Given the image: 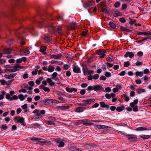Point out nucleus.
<instances>
[{
    "label": "nucleus",
    "instance_id": "nucleus-39",
    "mask_svg": "<svg viewBox=\"0 0 151 151\" xmlns=\"http://www.w3.org/2000/svg\"><path fill=\"white\" fill-rule=\"evenodd\" d=\"M50 39L49 37H45L44 38V41L45 42H49Z\"/></svg>",
    "mask_w": 151,
    "mask_h": 151
},
{
    "label": "nucleus",
    "instance_id": "nucleus-16",
    "mask_svg": "<svg viewBox=\"0 0 151 151\" xmlns=\"http://www.w3.org/2000/svg\"><path fill=\"white\" fill-rule=\"evenodd\" d=\"M62 56V55L61 54H59L57 55H52L50 56V57L51 58L54 59H58L60 58Z\"/></svg>",
    "mask_w": 151,
    "mask_h": 151
},
{
    "label": "nucleus",
    "instance_id": "nucleus-31",
    "mask_svg": "<svg viewBox=\"0 0 151 151\" xmlns=\"http://www.w3.org/2000/svg\"><path fill=\"white\" fill-rule=\"evenodd\" d=\"M143 74L142 72L137 71L136 73V75L137 76L142 77L143 76Z\"/></svg>",
    "mask_w": 151,
    "mask_h": 151
},
{
    "label": "nucleus",
    "instance_id": "nucleus-26",
    "mask_svg": "<svg viewBox=\"0 0 151 151\" xmlns=\"http://www.w3.org/2000/svg\"><path fill=\"white\" fill-rule=\"evenodd\" d=\"M139 137L145 139H147L150 137V136L149 135L141 134L139 135Z\"/></svg>",
    "mask_w": 151,
    "mask_h": 151
},
{
    "label": "nucleus",
    "instance_id": "nucleus-47",
    "mask_svg": "<svg viewBox=\"0 0 151 151\" xmlns=\"http://www.w3.org/2000/svg\"><path fill=\"white\" fill-rule=\"evenodd\" d=\"M48 118L50 120H51V121H52L54 122V121H55V120H56L55 118V117H53V116H50L48 117Z\"/></svg>",
    "mask_w": 151,
    "mask_h": 151
},
{
    "label": "nucleus",
    "instance_id": "nucleus-25",
    "mask_svg": "<svg viewBox=\"0 0 151 151\" xmlns=\"http://www.w3.org/2000/svg\"><path fill=\"white\" fill-rule=\"evenodd\" d=\"M12 52V50L11 49L9 48H7L6 49H4L3 50L4 53L6 54H9L11 53Z\"/></svg>",
    "mask_w": 151,
    "mask_h": 151
},
{
    "label": "nucleus",
    "instance_id": "nucleus-20",
    "mask_svg": "<svg viewBox=\"0 0 151 151\" xmlns=\"http://www.w3.org/2000/svg\"><path fill=\"white\" fill-rule=\"evenodd\" d=\"M81 121H82V122L83 125H87V124L92 125V123H91L88 120H86V119L82 120Z\"/></svg>",
    "mask_w": 151,
    "mask_h": 151
},
{
    "label": "nucleus",
    "instance_id": "nucleus-45",
    "mask_svg": "<svg viewBox=\"0 0 151 151\" xmlns=\"http://www.w3.org/2000/svg\"><path fill=\"white\" fill-rule=\"evenodd\" d=\"M82 70L84 75H85L87 74L88 72L87 68L86 69H83Z\"/></svg>",
    "mask_w": 151,
    "mask_h": 151
},
{
    "label": "nucleus",
    "instance_id": "nucleus-3",
    "mask_svg": "<svg viewBox=\"0 0 151 151\" xmlns=\"http://www.w3.org/2000/svg\"><path fill=\"white\" fill-rule=\"evenodd\" d=\"M96 54L100 55L99 58L101 59L104 58L106 55V51L104 49H100L96 50Z\"/></svg>",
    "mask_w": 151,
    "mask_h": 151
},
{
    "label": "nucleus",
    "instance_id": "nucleus-37",
    "mask_svg": "<svg viewBox=\"0 0 151 151\" xmlns=\"http://www.w3.org/2000/svg\"><path fill=\"white\" fill-rule=\"evenodd\" d=\"M58 75V74L57 72H55L53 73L52 75V79H54Z\"/></svg>",
    "mask_w": 151,
    "mask_h": 151
},
{
    "label": "nucleus",
    "instance_id": "nucleus-59",
    "mask_svg": "<svg viewBox=\"0 0 151 151\" xmlns=\"http://www.w3.org/2000/svg\"><path fill=\"white\" fill-rule=\"evenodd\" d=\"M66 90L69 92V93H71L72 92V89L71 88H70L68 87H66L65 88Z\"/></svg>",
    "mask_w": 151,
    "mask_h": 151
},
{
    "label": "nucleus",
    "instance_id": "nucleus-44",
    "mask_svg": "<svg viewBox=\"0 0 151 151\" xmlns=\"http://www.w3.org/2000/svg\"><path fill=\"white\" fill-rule=\"evenodd\" d=\"M123 96L124 98L125 99L126 101H129V97L127 96V95L126 94H123Z\"/></svg>",
    "mask_w": 151,
    "mask_h": 151
},
{
    "label": "nucleus",
    "instance_id": "nucleus-30",
    "mask_svg": "<svg viewBox=\"0 0 151 151\" xmlns=\"http://www.w3.org/2000/svg\"><path fill=\"white\" fill-rule=\"evenodd\" d=\"M136 129L137 131H143L147 130V129H146L145 127H140L137 128Z\"/></svg>",
    "mask_w": 151,
    "mask_h": 151
},
{
    "label": "nucleus",
    "instance_id": "nucleus-8",
    "mask_svg": "<svg viewBox=\"0 0 151 151\" xmlns=\"http://www.w3.org/2000/svg\"><path fill=\"white\" fill-rule=\"evenodd\" d=\"M6 99L10 101H12L14 100H16L18 99V96L16 95H14L12 97H11L9 93H7L6 95Z\"/></svg>",
    "mask_w": 151,
    "mask_h": 151
},
{
    "label": "nucleus",
    "instance_id": "nucleus-41",
    "mask_svg": "<svg viewBox=\"0 0 151 151\" xmlns=\"http://www.w3.org/2000/svg\"><path fill=\"white\" fill-rule=\"evenodd\" d=\"M151 35V32L147 31V32H143V35Z\"/></svg>",
    "mask_w": 151,
    "mask_h": 151
},
{
    "label": "nucleus",
    "instance_id": "nucleus-17",
    "mask_svg": "<svg viewBox=\"0 0 151 151\" xmlns=\"http://www.w3.org/2000/svg\"><path fill=\"white\" fill-rule=\"evenodd\" d=\"M54 31L58 32L59 34L61 33V28L59 26H56L53 28Z\"/></svg>",
    "mask_w": 151,
    "mask_h": 151
},
{
    "label": "nucleus",
    "instance_id": "nucleus-4",
    "mask_svg": "<svg viewBox=\"0 0 151 151\" xmlns=\"http://www.w3.org/2000/svg\"><path fill=\"white\" fill-rule=\"evenodd\" d=\"M47 22L45 21L43 22V21H41L39 22V25L40 28H42L44 27H53L52 26L50 23H47Z\"/></svg>",
    "mask_w": 151,
    "mask_h": 151
},
{
    "label": "nucleus",
    "instance_id": "nucleus-60",
    "mask_svg": "<svg viewBox=\"0 0 151 151\" xmlns=\"http://www.w3.org/2000/svg\"><path fill=\"white\" fill-rule=\"evenodd\" d=\"M70 150L71 151H76V148L74 147H72L70 148Z\"/></svg>",
    "mask_w": 151,
    "mask_h": 151
},
{
    "label": "nucleus",
    "instance_id": "nucleus-22",
    "mask_svg": "<svg viewBox=\"0 0 151 151\" xmlns=\"http://www.w3.org/2000/svg\"><path fill=\"white\" fill-rule=\"evenodd\" d=\"M45 123L49 125H55V123L54 121H52L50 120H45Z\"/></svg>",
    "mask_w": 151,
    "mask_h": 151
},
{
    "label": "nucleus",
    "instance_id": "nucleus-29",
    "mask_svg": "<svg viewBox=\"0 0 151 151\" xmlns=\"http://www.w3.org/2000/svg\"><path fill=\"white\" fill-rule=\"evenodd\" d=\"M145 91V90L143 88H138L137 90V92L138 93H141Z\"/></svg>",
    "mask_w": 151,
    "mask_h": 151
},
{
    "label": "nucleus",
    "instance_id": "nucleus-42",
    "mask_svg": "<svg viewBox=\"0 0 151 151\" xmlns=\"http://www.w3.org/2000/svg\"><path fill=\"white\" fill-rule=\"evenodd\" d=\"M99 75L97 74L94 75L93 76V78L94 80L98 79L99 77Z\"/></svg>",
    "mask_w": 151,
    "mask_h": 151
},
{
    "label": "nucleus",
    "instance_id": "nucleus-61",
    "mask_svg": "<svg viewBox=\"0 0 151 151\" xmlns=\"http://www.w3.org/2000/svg\"><path fill=\"white\" fill-rule=\"evenodd\" d=\"M127 5L125 4H123L122 5V10H124L126 9L127 8Z\"/></svg>",
    "mask_w": 151,
    "mask_h": 151
},
{
    "label": "nucleus",
    "instance_id": "nucleus-19",
    "mask_svg": "<svg viewBox=\"0 0 151 151\" xmlns=\"http://www.w3.org/2000/svg\"><path fill=\"white\" fill-rule=\"evenodd\" d=\"M100 105L101 106L102 108H106L108 109L109 107V106L107 104H106L104 102H100Z\"/></svg>",
    "mask_w": 151,
    "mask_h": 151
},
{
    "label": "nucleus",
    "instance_id": "nucleus-48",
    "mask_svg": "<svg viewBox=\"0 0 151 151\" xmlns=\"http://www.w3.org/2000/svg\"><path fill=\"white\" fill-rule=\"evenodd\" d=\"M31 140H34L35 141H39L41 140V139L37 137H34L31 138Z\"/></svg>",
    "mask_w": 151,
    "mask_h": 151
},
{
    "label": "nucleus",
    "instance_id": "nucleus-15",
    "mask_svg": "<svg viewBox=\"0 0 151 151\" xmlns=\"http://www.w3.org/2000/svg\"><path fill=\"white\" fill-rule=\"evenodd\" d=\"M16 75V73H12L9 75L5 74L4 76V77L6 78L12 79L14 78Z\"/></svg>",
    "mask_w": 151,
    "mask_h": 151
},
{
    "label": "nucleus",
    "instance_id": "nucleus-52",
    "mask_svg": "<svg viewBox=\"0 0 151 151\" xmlns=\"http://www.w3.org/2000/svg\"><path fill=\"white\" fill-rule=\"evenodd\" d=\"M28 77V74H27V73H25L23 75V78L24 79H26Z\"/></svg>",
    "mask_w": 151,
    "mask_h": 151
},
{
    "label": "nucleus",
    "instance_id": "nucleus-33",
    "mask_svg": "<svg viewBox=\"0 0 151 151\" xmlns=\"http://www.w3.org/2000/svg\"><path fill=\"white\" fill-rule=\"evenodd\" d=\"M109 24L110 27L114 29L116 27V25L112 22H110Z\"/></svg>",
    "mask_w": 151,
    "mask_h": 151
},
{
    "label": "nucleus",
    "instance_id": "nucleus-10",
    "mask_svg": "<svg viewBox=\"0 0 151 151\" xmlns=\"http://www.w3.org/2000/svg\"><path fill=\"white\" fill-rule=\"evenodd\" d=\"M73 72L75 73H81V69L77 66L73 65Z\"/></svg>",
    "mask_w": 151,
    "mask_h": 151
},
{
    "label": "nucleus",
    "instance_id": "nucleus-32",
    "mask_svg": "<svg viewBox=\"0 0 151 151\" xmlns=\"http://www.w3.org/2000/svg\"><path fill=\"white\" fill-rule=\"evenodd\" d=\"M129 19L130 20L129 23L131 25H132L137 22V21L135 19H133L130 18H129Z\"/></svg>",
    "mask_w": 151,
    "mask_h": 151
},
{
    "label": "nucleus",
    "instance_id": "nucleus-7",
    "mask_svg": "<svg viewBox=\"0 0 151 151\" xmlns=\"http://www.w3.org/2000/svg\"><path fill=\"white\" fill-rule=\"evenodd\" d=\"M95 99H90L83 100L82 102L83 103L84 106L89 105L91 104L94 101Z\"/></svg>",
    "mask_w": 151,
    "mask_h": 151
},
{
    "label": "nucleus",
    "instance_id": "nucleus-40",
    "mask_svg": "<svg viewBox=\"0 0 151 151\" xmlns=\"http://www.w3.org/2000/svg\"><path fill=\"white\" fill-rule=\"evenodd\" d=\"M64 142L62 141H61L60 143L58 145V146L59 147H64Z\"/></svg>",
    "mask_w": 151,
    "mask_h": 151
},
{
    "label": "nucleus",
    "instance_id": "nucleus-62",
    "mask_svg": "<svg viewBox=\"0 0 151 151\" xmlns=\"http://www.w3.org/2000/svg\"><path fill=\"white\" fill-rule=\"evenodd\" d=\"M143 53L142 51H139L137 53V55L139 57H141L143 55Z\"/></svg>",
    "mask_w": 151,
    "mask_h": 151
},
{
    "label": "nucleus",
    "instance_id": "nucleus-14",
    "mask_svg": "<svg viewBox=\"0 0 151 151\" xmlns=\"http://www.w3.org/2000/svg\"><path fill=\"white\" fill-rule=\"evenodd\" d=\"M102 87L100 85H97L93 86V90L95 91H98L102 89Z\"/></svg>",
    "mask_w": 151,
    "mask_h": 151
},
{
    "label": "nucleus",
    "instance_id": "nucleus-18",
    "mask_svg": "<svg viewBox=\"0 0 151 151\" xmlns=\"http://www.w3.org/2000/svg\"><path fill=\"white\" fill-rule=\"evenodd\" d=\"M85 109L83 107H78L76 108L75 111L77 112H82Z\"/></svg>",
    "mask_w": 151,
    "mask_h": 151
},
{
    "label": "nucleus",
    "instance_id": "nucleus-50",
    "mask_svg": "<svg viewBox=\"0 0 151 151\" xmlns=\"http://www.w3.org/2000/svg\"><path fill=\"white\" fill-rule=\"evenodd\" d=\"M105 75L107 77H109L111 76V74L109 72H106L105 73Z\"/></svg>",
    "mask_w": 151,
    "mask_h": 151
},
{
    "label": "nucleus",
    "instance_id": "nucleus-43",
    "mask_svg": "<svg viewBox=\"0 0 151 151\" xmlns=\"http://www.w3.org/2000/svg\"><path fill=\"white\" fill-rule=\"evenodd\" d=\"M87 31H83L81 33V35L83 36H85L87 34Z\"/></svg>",
    "mask_w": 151,
    "mask_h": 151
},
{
    "label": "nucleus",
    "instance_id": "nucleus-27",
    "mask_svg": "<svg viewBox=\"0 0 151 151\" xmlns=\"http://www.w3.org/2000/svg\"><path fill=\"white\" fill-rule=\"evenodd\" d=\"M138 102V100L137 99H135L133 102L130 103V106L132 107H133L135 106V104H137Z\"/></svg>",
    "mask_w": 151,
    "mask_h": 151
},
{
    "label": "nucleus",
    "instance_id": "nucleus-56",
    "mask_svg": "<svg viewBox=\"0 0 151 151\" xmlns=\"http://www.w3.org/2000/svg\"><path fill=\"white\" fill-rule=\"evenodd\" d=\"M133 110L134 111H138V107H137V105H135V106H134V107H133Z\"/></svg>",
    "mask_w": 151,
    "mask_h": 151
},
{
    "label": "nucleus",
    "instance_id": "nucleus-24",
    "mask_svg": "<svg viewBox=\"0 0 151 151\" xmlns=\"http://www.w3.org/2000/svg\"><path fill=\"white\" fill-rule=\"evenodd\" d=\"M54 67L51 65H49L48 67V71L49 72H52L54 70Z\"/></svg>",
    "mask_w": 151,
    "mask_h": 151
},
{
    "label": "nucleus",
    "instance_id": "nucleus-55",
    "mask_svg": "<svg viewBox=\"0 0 151 151\" xmlns=\"http://www.w3.org/2000/svg\"><path fill=\"white\" fill-rule=\"evenodd\" d=\"M0 82H1V84L2 85H5V84H6V81L4 79L1 80H0Z\"/></svg>",
    "mask_w": 151,
    "mask_h": 151
},
{
    "label": "nucleus",
    "instance_id": "nucleus-53",
    "mask_svg": "<svg viewBox=\"0 0 151 151\" xmlns=\"http://www.w3.org/2000/svg\"><path fill=\"white\" fill-rule=\"evenodd\" d=\"M116 88L118 90H121L122 88L121 85H117L116 86Z\"/></svg>",
    "mask_w": 151,
    "mask_h": 151
},
{
    "label": "nucleus",
    "instance_id": "nucleus-13",
    "mask_svg": "<svg viewBox=\"0 0 151 151\" xmlns=\"http://www.w3.org/2000/svg\"><path fill=\"white\" fill-rule=\"evenodd\" d=\"M134 56V54L132 52H130L129 51L127 52L126 54L124 55V57L125 58L129 57L130 58H132Z\"/></svg>",
    "mask_w": 151,
    "mask_h": 151
},
{
    "label": "nucleus",
    "instance_id": "nucleus-11",
    "mask_svg": "<svg viewBox=\"0 0 151 151\" xmlns=\"http://www.w3.org/2000/svg\"><path fill=\"white\" fill-rule=\"evenodd\" d=\"M76 26V23H73L70 26L68 27L67 29L69 31H71L72 29H74Z\"/></svg>",
    "mask_w": 151,
    "mask_h": 151
},
{
    "label": "nucleus",
    "instance_id": "nucleus-46",
    "mask_svg": "<svg viewBox=\"0 0 151 151\" xmlns=\"http://www.w3.org/2000/svg\"><path fill=\"white\" fill-rule=\"evenodd\" d=\"M121 15V13L120 12H119L118 11H115V13L114 14V16L115 17H116L117 16H119Z\"/></svg>",
    "mask_w": 151,
    "mask_h": 151
},
{
    "label": "nucleus",
    "instance_id": "nucleus-58",
    "mask_svg": "<svg viewBox=\"0 0 151 151\" xmlns=\"http://www.w3.org/2000/svg\"><path fill=\"white\" fill-rule=\"evenodd\" d=\"M8 127L7 126L4 125H1V128L4 130H5L7 129Z\"/></svg>",
    "mask_w": 151,
    "mask_h": 151
},
{
    "label": "nucleus",
    "instance_id": "nucleus-38",
    "mask_svg": "<svg viewBox=\"0 0 151 151\" xmlns=\"http://www.w3.org/2000/svg\"><path fill=\"white\" fill-rule=\"evenodd\" d=\"M120 3L119 1L116 2L114 4V6L115 7L117 8L120 6Z\"/></svg>",
    "mask_w": 151,
    "mask_h": 151
},
{
    "label": "nucleus",
    "instance_id": "nucleus-6",
    "mask_svg": "<svg viewBox=\"0 0 151 151\" xmlns=\"http://www.w3.org/2000/svg\"><path fill=\"white\" fill-rule=\"evenodd\" d=\"M42 102L45 103V104H46V103H47V104H51L52 103H53L58 104L60 102L58 100L52 99H46L44 100H43Z\"/></svg>",
    "mask_w": 151,
    "mask_h": 151
},
{
    "label": "nucleus",
    "instance_id": "nucleus-2",
    "mask_svg": "<svg viewBox=\"0 0 151 151\" xmlns=\"http://www.w3.org/2000/svg\"><path fill=\"white\" fill-rule=\"evenodd\" d=\"M23 68V66H21L17 64L12 67L11 69H7V70L11 72H15L19 70V69H22Z\"/></svg>",
    "mask_w": 151,
    "mask_h": 151
},
{
    "label": "nucleus",
    "instance_id": "nucleus-51",
    "mask_svg": "<svg viewBox=\"0 0 151 151\" xmlns=\"http://www.w3.org/2000/svg\"><path fill=\"white\" fill-rule=\"evenodd\" d=\"M38 72V70L37 69H35L34 71H32V74L33 75H36L37 74V73Z\"/></svg>",
    "mask_w": 151,
    "mask_h": 151
},
{
    "label": "nucleus",
    "instance_id": "nucleus-35",
    "mask_svg": "<svg viewBox=\"0 0 151 151\" xmlns=\"http://www.w3.org/2000/svg\"><path fill=\"white\" fill-rule=\"evenodd\" d=\"M18 97L20 100L21 101L24 100L25 99L24 96L22 94H19L18 96Z\"/></svg>",
    "mask_w": 151,
    "mask_h": 151
},
{
    "label": "nucleus",
    "instance_id": "nucleus-9",
    "mask_svg": "<svg viewBox=\"0 0 151 151\" xmlns=\"http://www.w3.org/2000/svg\"><path fill=\"white\" fill-rule=\"evenodd\" d=\"M127 136L128 139L131 141H135L137 139L136 135L134 134H128Z\"/></svg>",
    "mask_w": 151,
    "mask_h": 151
},
{
    "label": "nucleus",
    "instance_id": "nucleus-28",
    "mask_svg": "<svg viewBox=\"0 0 151 151\" xmlns=\"http://www.w3.org/2000/svg\"><path fill=\"white\" fill-rule=\"evenodd\" d=\"M120 29L123 31H126L127 32H129L131 31V30H130L129 29L124 27H120Z\"/></svg>",
    "mask_w": 151,
    "mask_h": 151
},
{
    "label": "nucleus",
    "instance_id": "nucleus-54",
    "mask_svg": "<svg viewBox=\"0 0 151 151\" xmlns=\"http://www.w3.org/2000/svg\"><path fill=\"white\" fill-rule=\"evenodd\" d=\"M30 53L29 50L27 49L24 52V53L25 55H28Z\"/></svg>",
    "mask_w": 151,
    "mask_h": 151
},
{
    "label": "nucleus",
    "instance_id": "nucleus-63",
    "mask_svg": "<svg viewBox=\"0 0 151 151\" xmlns=\"http://www.w3.org/2000/svg\"><path fill=\"white\" fill-rule=\"evenodd\" d=\"M40 99V96H37L34 97L35 100L36 101L39 100Z\"/></svg>",
    "mask_w": 151,
    "mask_h": 151
},
{
    "label": "nucleus",
    "instance_id": "nucleus-36",
    "mask_svg": "<svg viewBox=\"0 0 151 151\" xmlns=\"http://www.w3.org/2000/svg\"><path fill=\"white\" fill-rule=\"evenodd\" d=\"M130 65V62L129 61L125 62L124 63V66L125 67H128Z\"/></svg>",
    "mask_w": 151,
    "mask_h": 151
},
{
    "label": "nucleus",
    "instance_id": "nucleus-12",
    "mask_svg": "<svg viewBox=\"0 0 151 151\" xmlns=\"http://www.w3.org/2000/svg\"><path fill=\"white\" fill-rule=\"evenodd\" d=\"M15 120H17V122L19 123L22 124V125H23L24 119L23 117H20L19 116L16 117L15 118Z\"/></svg>",
    "mask_w": 151,
    "mask_h": 151
},
{
    "label": "nucleus",
    "instance_id": "nucleus-21",
    "mask_svg": "<svg viewBox=\"0 0 151 151\" xmlns=\"http://www.w3.org/2000/svg\"><path fill=\"white\" fill-rule=\"evenodd\" d=\"M46 49V47L44 46H42L40 47V51L44 54L46 53L45 51Z\"/></svg>",
    "mask_w": 151,
    "mask_h": 151
},
{
    "label": "nucleus",
    "instance_id": "nucleus-34",
    "mask_svg": "<svg viewBox=\"0 0 151 151\" xmlns=\"http://www.w3.org/2000/svg\"><path fill=\"white\" fill-rule=\"evenodd\" d=\"M124 107L122 106L121 107L118 106L116 108V110L119 112L121 111L124 109Z\"/></svg>",
    "mask_w": 151,
    "mask_h": 151
},
{
    "label": "nucleus",
    "instance_id": "nucleus-64",
    "mask_svg": "<svg viewBox=\"0 0 151 151\" xmlns=\"http://www.w3.org/2000/svg\"><path fill=\"white\" fill-rule=\"evenodd\" d=\"M28 84L31 86H32L34 85V83L33 81H31L28 82Z\"/></svg>",
    "mask_w": 151,
    "mask_h": 151
},
{
    "label": "nucleus",
    "instance_id": "nucleus-1",
    "mask_svg": "<svg viewBox=\"0 0 151 151\" xmlns=\"http://www.w3.org/2000/svg\"><path fill=\"white\" fill-rule=\"evenodd\" d=\"M33 113L35 114L32 116V119H37L40 118L42 115H44L45 111L44 110H39L36 109L33 111Z\"/></svg>",
    "mask_w": 151,
    "mask_h": 151
},
{
    "label": "nucleus",
    "instance_id": "nucleus-5",
    "mask_svg": "<svg viewBox=\"0 0 151 151\" xmlns=\"http://www.w3.org/2000/svg\"><path fill=\"white\" fill-rule=\"evenodd\" d=\"M98 6L101 9L103 12L105 13H107V11L106 9V4L104 3L100 2Z\"/></svg>",
    "mask_w": 151,
    "mask_h": 151
},
{
    "label": "nucleus",
    "instance_id": "nucleus-23",
    "mask_svg": "<svg viewBox=\"0 0 151 151\" xmlns=\"http://www.w3.org/2000/svg\"><path fill=\"white\" fill-rule=\"evenodd\" d=\"M93 3H92L91 2H88L85 3L84 4V6L86 7L90 6L93 5Z\"/></svg>",
    "mask_w": 151,
    "mask_h": 151
},
{
    "label": "nucleus",
    "instance_id": "nucleus-49",
    "mask_svg": "<svg viewBox=\"0 0 151 151\" xmlns=\"http://www.w3.org/2000/svg\"><path fill=\"white\" fill-rule=\"evenodd\" d=\"M14 81V79H12L6 82V84L10 85Z\"/></svg>",
    "mask_w": 151,
    "mask_h": 151
},
{
    "label": "nucleus",
    "instance_id": "nucleus-57",
    "mask_svg": "<svg viewBox=\"0 0 151 151\" xmlns=\"http://www.w3.org/2000/svg\"><path fill=\"white\" fill-rule=\"evenodd\" d=\"M21 107L23 109H27V104H25L23 105Z\"/></svg>",
    "mask_w": 151,
    "mask_h": 151
}]
</instances>
